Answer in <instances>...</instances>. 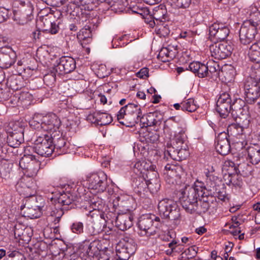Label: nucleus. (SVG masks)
<instances>
[{
    "instance_id": "nucleus-1",
    "label": "nucleus",
    "mask_w": 260,
    "mask_h": 260,
    "mask_svg": "<svg viewBox=\"0 0 260 260\" xmlns=\"http://www.w3.org/2000/svg\"><path fill=\"white\" fill-rule=\"evenodd\" d=\"M200 185L194 184V186L185 185L178 192L179 201L186 212L193 214L197 209L198 198L204 197L206 193V187L199 182Z\"/></svg>"
},
{
    "instance_id": "nucleus-2",
    "label": "nucleus",
    "mask_w": 260,
    "mask_h": 260,
    "mask_svg": "<svg viewBox=\"0 0 260 260\" xmlns=\"http://www.w3.org/2000/svg\"><path fill=\"white\" fill-rule=\"evenodd\" d=\"M30 125L38 131L43 130L50 134L56 132H60L59 128L61 121L55 114H50L43 116L37 114L30 122Z\"/></svg>"
},
{
    "instance_id": "nucleus-3",
    "label": "nucleus",
    "mask_w": 260,
    "mask_h": 260,
    "mask_svg": "<svg viewBox=\"0 0 260 260\" xmlns=\"http://www.w3.org/2000/svg\"><path fill=\"white\" fill-rule=\"evenodd\" d=\"M142 116L140 106L129 103L120 109L117 118L120 124L127 127H133L139 122L141 123Z\"/></svg>"
},
{
    "instance_id": "nucleus-4",
    "label": "nucleus",
    "mask_w": 260,
    "mask_h": 260,
    "mask_svg": "<svg viewBox=\"0 0 260 260\" xmlns=\"http://www.w3.org/2000/svg\"><path fill=\"white\" fill-rule=\"evenodd\" d=\"M259 16V12H254L251 15L250 19L244 21L241 25L239 34L240 41L242 45H250L254 40L259 25L257 19Z\"/></svg>"
},
{
    "instance_id": "nucleus-5",
    "label": "nucleus",
    "mask_w": 260,
    "mask_h": 260,
    "mask_svg": "<svg viewBox=\"0 0 260 260\" xmlns=\"http://www.w3.org/2000/svg\"><path fill=\"white\" fill-rule=\"evenodd\" d=\"M158 210L161 218L173 221L175 224L180 223L181 220L180 208L172 200L164 199L160 201Z\"/></svg>"
},
{
    "instance_id": "nucleus-6",
    "label": "nucleus",
    "mask_w": 260,
    "mask_h": 260,
    "mask_svg": "<svg viewBox=\"0 0 260 260\" xmlns=\"http://www.w3.org/2000/svg\"><path fill=\"white\" fill-rule=\"evenodd\" d=\"M161 224L160 219L152 214L141 215L138 222L140 232L139 235L142 237H149L155 235L156 227Z\"/></svg>"
},
{
    "instance_id": "nucleus-7",
    "label": "nucleus",
    "mask_w": 260,
    "mask_h": 260,
    "mask_svg": "<svg viewBox=\"0 0 260 260\" xmlns=\"http://www.w3.org/2000/svg\"><path fill=\"white\" fill-rule=\"evenodd\" d=\"M31 151V149H29V147L24 149L23 156L19 161V166L25 170V175L36 176L39 170L40 161L36 158L35 155L29 154Z\"/></svg>"
},
{
    "instance_id": "nucleus-8",
    "label": "nucleus",
    "mask_w": 260,
    "mask_h": 260,
    "mask_svg": "<svg viewBox=\"0 0 260 260\" xmlns=\"http://www.w3.org/2000/svg\"><path fill=\"white\" fill-rule=\"evenodd\" d=\"M29 149L44 157H49L54 152L49 135L46 134L38 137L35 141V146H29Z\"/></svg>"
},
{
    "instance_id": "nucleus-9",
    "label": "nucleus",
    "mask_w": 260,
    "mask_h": 260,
    "mask_svg": "<svg viewBox=\"0 0 260 260\" xmlns=\"http://www.w3.org/2000/svg\"><path fill=\"white\" fill-rule=\"evenodd\" d=\"M89 189L104 192L108 186L107 177L104 172H99L89 175L86 177Z\"/></svg>"
},
{
    "instance_id": "nucleus-10",
    "label": "nucleus",
    "mask_w": 260,
    "mask_h": 260,
    "mask_svg": "<svg viewBox=\"0 0 260 260\" xmlns=\"http://www.w3.org/2000/svg\"><path fill=\"white\" fill-rule=\"evenodd\" d=\"M209 37L214 43L225 40L229 35L230 30L228 25L216 22L209 27Z\"/></svg>"
},
{
    "instance_id": "nucleus-11",
    "label": "nucleus",
    "mask_w": 260,
    "mask_h": 260,
    "mask_svg": "<svg viewBox=\"0 0 260 260\" xmlns=\"http://www.w3.org/2000/svg\"><path fill=\"white\" fill-rule=\"evenodd\" d=\"M211 56L217 59H223L230 56L233 50V47L226 42L214 43L209 47Z\"/></svg>"
},
{
    "instance_id": "nucleus-12",
    "label": "nucleus",
    "mask_w": 260,
    "mask_h": 260,
    "mask_svg": "<svg viewBox=\"0 0 260 260\" xmlns=\"http://www.w3.org/2000/svg\"><path fill=\"white\" fill-rule=\"evenodd\" d=\"M245 100L249 104H254L260 96V86L251 78H247L244 84Z\"/></svg>"
},
{
    "instance_id": "nucleus-13",
    "label": "nucleus",
    "mask_w": 260,
    "mask_h": 260,
    "mask_svg": "<svg viewBox=\"0 0 260 260\" xmlns=\"http://www.w3.org/2000/svg\"><path fill=\"white\" fill-rule=\"evenodd\" d=\"M34 177L25 175L16 185L18 191L26 197H32L36 193V184L32 178Z\"/></svg>"
},
{
    "instance_id": "nucleus-14",
    "label": "nucleus",
    "mask_w": 260,
    "mask_h": 260,
    "mask_svg": "<svg viewBox=\"0 0 260 260\" xmlns=\"http://www.w3.org/2000/svg\"><path fill=\"white\" fill-rule=\"evenodd\" d=\"M232 100L228 92L220 94L216 102V111L220 117L225 118L231 112Z\"/></svg>"
},
{
    "instance_id": "nucleus-15",
    "label": "nucleus",
    "mask_w": 260,
    "mask_h": 260,
    "mask_svg": "<svg viewBox=\"0 0 260 260\" xmlns=\"http://www.w3.org/2000/svg\"><path fill=\"white\" fill-rule=\"evenodd\" d=\"M76 67V61L73 58L63 56L56 60L54 70L58 75H63L72 72Z\"/></svg>"
},
{
    "instance_id": "nucleus-16",
    "label": "nucleus",
    "mask_w": 260,
    "mask_h": 260,
    "mask_svg": "<svg viewBox=\"0 0 260 260\" xmlns=\"http://www.w3.org/2000/svg\"><path fill=\"white\" fill-rule=\"evenodd\" d=\"M16 52L9 46H5L0 49V68L8 69L15 62Z\"/></svg>"
},
{
    "instance_id": "nucleus-17",
    "label": "nucleus",
    "mask_w": 260,
    "mask_h": 260,
    "mask_svg": "<svg viewBox=\"0 0 260 260\" xmlns=\"http://www.w3.org/2000/svg\"><path fill=\"white\" fill-rule=\"evenodd\" d=\"M217 178H218L217 177L212 175H209L208 176L207 182L208 183H209V181H210V185L209 186L210 188L209 189H207L206 187V191H207L208 193H206L205 196L213 197L215 199L217 197L221 201H225L226 198L225 188L224 187L219 188V186H217L216 185L215 181Z\"/></svg>"
},
{
    "instance_id": "nucleus-18",
    "label": "nucleus",
    "mask_w": 260,
    "mask_h": 260,
    "mask_svg": "<svg viewBox=\"0 0 260 260\" xmlns=\"http://www.w3.org/2000/svg\"><path fill=\"white\" fill-rule=\"evenodd\" d=\"M155 169L156 166L151 164V167L148 169L143 175L149 183V190L152 192H157L160 186L158 173Z\"/></svg>"
},
{
    "instance_id": "nucleus-19",
    "label": "nucleus",
    "mask_w": 260,
    "mask_h": 260,
    "mask_svg": "<svg viewBox=\"0 0 260 260\" xmlns=\"http://www.w3.org/2000/svg\"><path fill=\"white\" fill-rule=\"evenodd\" d=\"M50 139L52 144L53 151L57 155L64 153L66 152V141L62 137L60 132H56L49 135Z\"/></svg>"
},
{
    "instance_id": "nucleus-20",
    "label": "nucleus",
    "mask_w": 260,
    "mask_h": 260,
    "mask_svg": "<svg viewBox=\"0 0 260 260\" xmlns=\"http://www.w3.org/2000/svg\"><path fill=\"white\" fill-rule=\"evenodd\" d=\"M229 137L228 133L223 132L220 133L216 138V149L217 151L222 155H225L231 150Z\"/></svg>"
},
{
    "instance_id": "nucleus-21",
    "label": "nucleus",
    "mask_w": 260,
    "mask_h": 260,
    "mask_svg": "<svg viewBox=\"0 0 260 260\" xmlns=\"http://www.w3.org/2000/svg\"><path fill=\"white\" fill-rule=\"evenodd\" d=\"M163 120L162 114L157 111L150 112L143 115L142 117L141 123L144 126H159Z\"/></svg>"
},
{
    "instance_id": "nucleus-22",
    "label": "nucleus",
    "mask_w": 260,
    "mask_h": 260,
    "mask_svg": "<svg viewBox=\"0 0 260 260\" xmlns=\"http://www.w3.org/2000/svg\"><path fill=\"white\" fill-rule=\"evenodd\" d=\"M134 216L130 214H119L114 219L115 226L119 230L124 231L130 228L133 225Z\"/></svg>"
},
{
    "instance_id": "nucleus-23",
    "label": "nucleus",
    "mask_w": 260,
    "mask_h": 260,
    "mask_svg": "<svg viewBox=\"0 0 260 260\" xmlns=\"http://www.w3.org/2000/svg\"><path fill=\"white\" fill-rule=\"evenodd\" d=\"M237 172L244 177L254 176L260 173V167L243 162L238 165Z\"/></svg>"
},
{
    "instance_id": "nucleus-24",
    "label": "nucleus",
    "mask_w": 260,
    "mask_h": 260,
    "mask_svg": "<svg viewBox=\"0 0 260 260\" xmlns=\"http://www.w3.org/2000/svg\"><path fill=\"white\" fill-rule=\"evenodd\" d=\"M51 201L54 204H58L62 207H66L72 208L71 206L74 202V197L70 192L59 193V196L50 198Z\"/></svg>"
},
{
    "instance_id": "nucleus-25",
    "label": "nucleus",
    "mask_w": 260,
    "mask_h": 260,
    "mask_svg": "<svg viewBox=\"0 0 260 260\" xmlns=\"http://www.w3.org/2000/svg\"><path fill=\"white\" fill-rule=\"evenodd\" d=\"M23 141V132L21 128L20 131L14 130L9 132L7 135V142L11 147H18Z\"/></svg>"
},
{
    "instance_id": "nucleus-26",
    "label": "nucleus",
    "mask_w": 260,
    "mask_h": 260,
    "mask_svg": "<svg viewBox=\"0 0 260 260\" xmlns=\"http://www.w3.org/2000/svg\"><path fill=\"white\" fill-rule=\"evenodd\" d=\"M247 107L245 102L240 98L235 99L232 102L231 114L233 117H239L241 115L246 114Z\"/></svg>"
},
{
    "instance_id": "nucleus-27",
    "label": "nucleus",
    "mask_w": 260,
    "mask_h": 260,
    "mask_svg": "<svg viewBox=\"0 0 260 260\" xmlns=\"http://www.w3.org/2000/svg\"><path fill=\"white\" fill-rule=\"evenodd\" d=\"M132 186L135 192L141 195L146 189L149 190V183L143 175H137L133 178Z\"/></svg>"
},
{
    "instance_id": "nucleus-28",
    "label": "nucleus",
    "mask_w": 260,
    "mask_h": 260,
    "mask_svg": "<svg viewBox=\"0 0 260 260\" xmlns=\"http://www.w3.org/2000/svg\"><path fill=\"white\" fill-rule=\"evenodd\" d=\"M29 229L24 228V226L20 224L14 227V234L15 238L22 243H28L31 240V234L29 233Z\"/></svg>"
},
{
    "instance_id": "nucleus-29",
    "label": "nucleus",
    "mask_w": 260,
    "mask_h": 260,
    "mask_svg": "<svg viewBox=\"0 0 260 260\" xmlns=\"http://www.w3.org/2000/svg\"><path fill=\"white\" fill-rule=\"evenodd\" d=\"M188 68L199 78H203L207 76L208 72L206 64L199 61H193L189 63Z\"/></svg>"
},
{
    "instance_id": "nucleus-30",
    "label": "nucleus",
    "mask_w": 260,
    "mask_h": 260,
    "mask_svg": "<svg viewBox=\"0 0 260 260\" xmlns=\"http://www.w3.org/2000/svg\"><path fill=\"white\" fill-rule=\"evenodd\" d=\"M235 73V70L233 66L225 64L221 68L218 79L223 82H231L234 79Z\"/></svg>"
},
{
    "instance_id": "nucleus-31",
    "label": "nucleus",
    "mask_w": 260,
    "mask_h": 260,
    "mask_svg": "<svg viewBox=\"0 0 260 260\" xmlns=\"http://www.w3.org/2000/svg\"><path fill=\"white\" fill-rule=\"evenodd\" d=\"M23 216L30 219L37 218L43 214L41 210L35 208L27 200L24 206L21 208Z\"/></svg>"
},
{
    "instance_id": "nucleus-32",
    "label": "nucleus",
    "mask_w": 260,
    "mask_h": 260,
    "mask_svg": "<svg viewBox=\"0 0 260 260\" xmlns=\"http://www.w3.org/2000/svg\"><path fill=\"white\" fill-rule=\"evenodd\" d=\"M223 179L225 184L229 186L233 185L235 187H241L243 185L241 177L239 175L238 172H230L225 173Z\"/></svg>"
},
{
    "instance_id": "nucleus-33",
    "label": "nucleus",
    "mask_w": 260,
    "mask_h": 260,
    "mask_svg": "<svg viewBox=\"0 0 260 260\" xmlns=\"http://www.w3.org/2000/svg\"><path fill=\"white\" fill-rule=\"evenodd\" d=\"M201 198L203 201H201L199 206L198 202L197 203V209L194 211V213L199 215L205 213L208 210L211 204H214L216 201V199L213 197L205 196Z\"/></svg>"
},
{
    "instance_id": "nucleus-34",
    "label": "nucleus",
    "mask_w": 260,
    "mask_h": 260,
    "mask_svg": "<svg viewBox=\"0 0 260 260\" xmlns=\"http://www.w3.org/2000/svg\"><path fill=\"white\" fill-rule=\"evenodd\" d=\"M206 67H208L207 77L216 80L219 76L221 68L219 64L214 61L209 60L206 63Z\"/></svg>"
},
{
    "instance_id": "nucleus-35",
    "label": "nucleus",
    "mask_w": 260,
    "mask_h": 260,
    "mask_svg": "<svg viewBox=\"0 0 260 260\" xmlns=\"http://www.w3.org/2000/svg\"><path fill=\"white\" fill-rule=\"evenodd\" d=\"M248 55L251 61L260 63V42H256L250 46Z\"/></svg>"
},
{
    "instance_id": "nucleus-36",
    "label": "nucleus",
    "mask_w": 260,
    "mask_h": 260,
    "mask_svg": "<svg viewBox=\"0 0 260 260\" xmlns=\"http://www.w3.org/2000/svg\"><path fill=\"white\" fill-rule=\"evenodd\" d=\"M77 38L82 42L81 44H87L90 43L92 41V34L90 27L86 25L82 28L77 34Z\"/></svg>"
},
{
    "instance_id": "nucleus-37",
    "label": "nucleus",
    "mask_w": 260,
    "mask_h": 260,
    "mask_svg": "<svg viewBox=\"0 0 260 260\" xmlns=\"http://www.w3.org/2000/svg\"><path fill=\"white\" fill-rule=\"evenodd\" d=\"M32 95L28 92H22L19 94L13 96V100L15 101L17 100L16 104L17 106L26 107L29 105L32 100Z\"/></svg>"
},
{
    "instance_id": "nucleus-38",
    "label": "nucleus",
    "mask_w": 260,
    "mask_h": 260,
    "mask_svg": "<svg viewBox=\"0 0 260 260\" xmlns=\"http://www.w3.org/2000/svg\"><path fill=\"white\" fill-rule=\"evenodd\" d=\"M93 117L95 119V122L100 125L109 124L113 120L112 117L110 115L100 111L95 112Z\"/></svg>"
},
{
    "instance_id": "nucleus-39",
    "label": "nucleus",
    "mask_w": 260,
    "mask_h": 260,
    "mask_svg": "<svg viewBox=\"0 0 260 260\" xmlns=\"http://www.w3.org/2000/svg\"><path fill=\"white\" fill-rule=\"evenodd\" d=\"M160 10H161L159 9L155 10V12L153 13V16L152 17L155 20L156 24L160 26V27L158 28L159 30H164L165 29L166 34H168V31H169V29L166 27L167 25H164L165 23L164 22L166 20V17L162 12L160 14Z\"/></svg>"
},
{
    "instance_id": "nucleus-40",
    "label": "nucleus",
    "mask_w": 260,
    "mask_h": 260,
    "mask_svg": "<svg viewBox=\"0 0 260 260\" xmlns=\"http://www.w3.org/2000/svg\"><path fill=\"white\" fill-rule=\"evenodd\" d=\"M31 198L27 200V201L32 204V205L36 209L41 210V212L43 213L45 212V208L46 207V203L45 200L41 196L30 197Z\"/></svg>"
},
{
    "instance_id": "nucleus-41",
    "label": "nucleus",
    "mask_w": 260,
    "mask_h": 260,
    "mask_svg": "<svg viewBox=\"0 0 260 260\" xmlns=\"http://www.w3.org/2000/svg\"><path fill=\"white\" fill-rule=\"evenodd\" d=\"M151 164L145 160L138 161L134 165V171L137 175H143L146 170L151 167Z\"/></svg>"
},
{
    "instance_id": "nucleus-42",
    "label": "nucleus",
    "mask_w": 260,
    "mask_h": 260,
    "mask_svg": "<svg viewBox=\"0 0 260 260\" xmlns=\"http://www.w3.org/2000/svg\"><path fill=\"white\" fill-rule=\"evenodd\" d=\"M198 108L196 102L192 98L188 99L181 103V109L189 112H194Z\"/></svg>"
},
{
    "instance_id": "nucleus-43",
    "label": "nucleus",
    "mask_w": 260,
    "mask_h": 260,
    "mask_svg": "<svg viewBox=\"0 0 260 260\" xmlns=\"http://www.w3.org/2000/svg\"><path fill=\"white\" fill-rule=\"evenodd\" d=\"M133 202L132 199H126L124 196H122L119 212H121L122 213H126L127 212L132 211L134 208L131 206V203Z\"/></svg>"
},
{
    "instance_id": "nucleus-44",
    "label": "nucleus",
    "mask_w": 260,
    "mask_h": 260,
    "mask_svg": "<svg viewBox=\"0 0 260 260\" xmlns=\"http://www.w3.org/2000/svg\"><path fill=\"white\" fill-rule=\"evenodd\" d=\"M10 87L14 90H18L23 86V81L19 77L12 76L8 81Z\"/></svg>"
},
{
    "instance_id": "nucleus-45",
    "label": "nucleus",
    "mask_w": 260,
    "mask_h": 260,
    "mask_svg": "<svg viewBox=\"0 0 260 260\" xmlns=\"http://www.w3.org/2000/svg\"><path fill=\"white\" fill-rule=\"evenodd\" d=\"M175 147H170L169 149L165 151L164 152V159L166 161L169 160L170 158L174 160L178 161L179 157H178V148L176 144H174Z\"/></svg>"
},
{
    "instance_id": "nucleus-46",
    "label": "nucleus",
    "mask_w": 260,
    "mask_h": 260,
    "mask_svg": "<svg viewBox=\"0 0 260 260\" xmlns=\"http://www.w3.org/2000/svg\"><path fill=\"white\" fill-rule=\"evenodd\" d=\"M195 246H191L185 249L181 254L180 260H188L196 256L197 251Z\"/></svg>"
},
{
    "instance_id": "nucleus-47",
    "label": "nucleus",
    "mask_w": 260,
    "mask_h": 260,
    "mask_svg": "<svg viewBox=\"0 0 260 260\" xmlns=\"http://www.w3.org/2000/svg\"><path fill=\"white\" fill-rule=\"evenodd\" d=\"M61 207L58 204H56L52 202V204L46 205L45 208L44 214L47 216L54 218L55 217V215H56V213L59 211V210H60Z\"/></svg>"
},
{
    "instance_id": "nucleus-48",
    "label": "nucleus",
    "mask_w": 260,
    "mask_h": 260,
    "mask_svg": "<svg viewBox=\"0 0 260 260\" xmlns=\"http://www.w3.org/2000/svg\"><path fill=\"white\" fill-rule=\"evenodd\" d=\"M104 201L98 197H93L90 199V206L93 210H102L104 207Z\"/></svg>"
},
{
    "instance_id": "nucleus-49",
    "label": "nucleus",
    "mask_w": 260,
    "mask_h": 260,
    "mask_svg": "<svg viewBox=\"0 0 260 260\" xmlns=\"http://www.w3.org/2000/svg\"><path fill=\"white\" fill-rule=\"evenodd\" d=\"M178 148V157L179 159L178 161H181L185 159L189 155V151L188 150L187 146L186 144L184 145H177Z\"/></svg>"
},
{
    "instance_id": "nucleus-50",
    "label": "nucleus",
    "mask_w": 260,
    "mask_h": 260,
    "mask_svg": "<svg viewBox=\"0 0 260 260\" xmlns=\"http://www.w3.org/2000/svg\"><path fill=\"white\" fill-rule=\"evenodd\" d=\"M244 127L238 123H232L229 125L227 131L231 135H239L243 134Z\"/></svg>"
},
{
    "instance_id": "nucleus-51",
    "label": "nucleus",
    "mask_w": 260,
    "mask_h": 260,
    "mask_svg": "<svg viewBox=\"0 0 260 260\" xmlns=\"http://www.w3.org/2000/svg\"><path fill=\"white\" fill-rule=\"evenodd\" d=\"M144 139L142 141H145L148 143H156L159 138V135L156 132H147L143 136Z\"/></svg>"
},
{
    "instance_id": "nucleus-52",
    "label": "nucleus",
    "mask_w": 260,
    "mask_h": 260,
    "mask_svg": "<svg viewBox=\"0 0 260 260\" xmlns=\"http://www.w3.org/2000/svg\"><path fill=\"white\" fill-rule=\"evenodd\" d=\"M177 123L176 117L175 116L170 117L169 118L164 121V132H169L174 128Z\"/></svg>"
},
{
    "instance_id": "nucleus-53",
    "label": "nucleus",
    "mask_w": 260,
    "mask_h": 260,
    "mask_svg": "<svg viewBox=\"0 0 260 260\" xmlns=\"http://www.w3.org/2000/svg\"><path fill=\"white\" fill-rule=\"evenodd\" d=\"M252 72L250 77L248 78H251L258 84L260 83V63L255 64L251 67Z\"/></svg>"
},
{
    "instance_id": "nucleus-54",
    "label": "nucleus",
    "mask_w": 260,
    "mask_h": 260,
    "mask_svg": "<svg viewBox=\"0 0 260 260\" xmlns=\"http://www.w3.org/2000/svg\"><path fill=\"white\" fill-rule=\"evenodd\" d=\"M70 228L73 233L81 234L83 233L84 225L82 222L75 221L71 224Z\"/></svg>"
},
{
    "instance_id": "nucleus-55",
    "label": "nucleus",
    "mask_w": 260,
    "mask_h": 260,
    "mask_svg": "<svg viewBox=\"0 0 260 260\" xmlns=\"http://www.w3.org/2000/svg\"><path fill=\"white\" fill-rule=\"evenodd\" d=\"M171 5L176 8L186 9L188 8L191 0H171Z\"/></svg>"
},
{
    "instance_id": "nucleus-56",
    "label": "nucleus",
    "mask_w": 260,
    "mask_h": 260,
    "mask_svg": "<svg viewBox=\"0 0 260 260\" xmlns=\"http://www.w3.org/2000/svg\"><path fill=\"white\" fill-rule=\"evenodd\" d=\"M186 130L185 129H179L178 134L175 137V141L176 145H184L186 144L185 142L186 139V135L185 134Z\"/></svg>"
},
{
    "instance_id": "nucleus-57",
    "label": "nucleus",
    "mask_w": 260,
    "mask_h": 260,
    "mask_svg": "<svg viewBox=\"0 0 260 260\" xmlns=\"http://www.w3.org/2000/svg\"><path fill=\"white\" fill-rule=\"evenodd\" d=\"M130 255L122 247L116 249V255L114 258L121 260H128Z\"/></svg>"
},
{
    "instance_id": "nucleus-58",
    "label": "nucleus",
    "mask_w": 260,
    "mask_h": 260,
    "mask_svg": "<svg viewBox=\"0 0 260 260\" xmlns=\"http://www.w3.org/2000/svg\"><path fill=\"white\" fill-rule=\"evenodd\" d=\"M104 3L108 4L114 9H122L124 6V0H105Z\"/></svg>"
},
{
    "instance_id": "nucleus-59",
    "label": "nucleus",
    "mask_w": 260,
    "mask_h": 260,
    "mask_svg": "<svg viewBox=\"0 0 260 260\" xmlns=\"http://www.w3.org/2000/svg\"><path fill=\"white\" fill-rule=\"evenodd\" d=\"M182 167L180 166L174 164L173 166H172L171 171L167 173H164V175L177 177L179 176L180 173L182 172Z\"/></svg>"
},
{
    "instance_id": "nucleus-60",
    "label": "nucleus",
    "mask_w": 260,
    "mask_h": 260,
    "mask_svg": "<svg viewBox=\"0 0 260 260\" xmlns=\"http://www.w3.org/2000/svg\"><path fill=\"white\" fill-rule=\"evenodd\" d=\"M238 166H236L235 164L231 160H226L223 166V170L228 172L233 171V172H237Z\"/></svg>"
},
{
    "instance_id": "nucleus-61",
    "label": "nucleus",
    "mask_w": 260,
    "mask_h": 260,
    "mask_svg": "<svg viewBox=\"0 0 260 260\" xmlns=\"http://www.w3.org/2000/svg\"><path fill=\"white\" fill-rule=\"evenodd\" d=\"M11 15V11L4 7H0V23L7 20Z\"/></svg>"
},
{
    "instance_id": "nucleus-62",
    "label": "nucleus",
    "mask_w": 260,
    "mask_h": 260,
    "mask_svg": "<svg viewBox=\"0 0 260 260\" xmlns=\"http://www.w3.org/2000/svg\"><path fill=\"white\" fill-rule=\"evenodd\" d=\"M68 210L69 208H67L66 207H61L60 210H59V211L56 213V215H55V217H54V219L53 220V222L54 223L55 225L58 224L59 223L61 217L64 214V210Z\"/></svg>"
},
{
    "instance_id": "nucleus-63",
    "label": "nucleus",
    "mask_w": 260,
    "mask_h": 260,
    "mask_svg": "<svg viewBox=\"0 0 260 260\" xmlns=\"http://www.w3.org/2000/svg\"><path fill=\"white\" fill-rule=\"evenodd\" d=\"M122 247L124 248L130 256L135 252L136 246L134 242L133 243L128 242H126Z\"/></svg>"
},
{
    "instance_id": "nucleus-64",
    "label": "nucleus",
    "mask_w": 260,
    "mask_h": 260,
    "mask_svg": "<svg viewBox=\"0 0 260 260\" xmlns=\"http://www.w3.org/2000/svg\"><path fill=\"white\" fill-rule=\"evenodd\" d=\"M134 13L139 14L144 17L149 13V11L147 8H134L132 10Z\"/></svg>"
}]
</instances>
